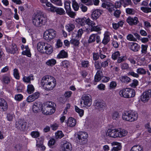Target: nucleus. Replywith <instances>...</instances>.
I'll return each instance as SVG.
<instances>
[{"mask_svg":"<svg viewBox=\"0 0 151 151\" xmlns=\"http://www.w3.org/2000/svg\"><path fill=\"white\" fill-rule=\"evenodd\" d=\"M112 118L113 120H118L120 118V115L118 111H114L111 114Z\"/></svg>","mask_w":151,"mask_h":151,"instance_id":"c9c22d12","label":"nucleus"},{"mask_svg":"<svg viewBox=\"0 0 151 151\" xmlns=\"http://www.w3.org/2000/svg\"><path fill=\"white\" fill-rule=\"evenodd\" d=\"M27 87V91L29 93L31 94L33 92L35 88L32 85H28Z\"/></svg>","mask_w":151,"mask_h":151,"instance_id":"de8ad7c7","label":"nucleus"},{"mask_svg":"<svg viewBox=\"0 0 151 151\" xmlns=\"http://www.w3.org/2000/svg\"><path fill=\"white\" fill-rule=\"evenodd\" d=\"M55 104L53 102L47 101L45 102L42 109V113L46 115L52 114L55 111Z\"/></svg>","mask_w":151,"mask_h":151,"instance_id":"7ed1b4c3","label":"nucleus"},{"mask_svg":"<svg viewBox=\"0 0 151 151\" xmlns=\"http://www.w3.org/2000/svg\"><path fill=\"white\" fill-rule=\"evenodd\" d=\"M52 12H55L57 14L60 15L64 14H65V12L64 10H50Z\"/></svg>","mask_w":151,"mask_h":151,"instance_id":"6e6d98bb","label":"nucleus"},{"mask_svg":"<svg viewBox=\"0 0 151 151\" xmlns=\"http://www.w3.org/2000/svg\"><path fill=\"white\" fill-rule=\"evenodd\" d=\"M46 3V5L47 6V7H50V9H62V8H60V9L59 8L56 9L55 6H54L52 4H51L50 2H48L47 3L46 2L45 3Z\"/></svg>","mask_w":151,"mask_h":151,"instance_id":"13d9d810","label":"nucleus"},{"mask_svg":"<svg viewBox=\"0 0 151 151\" xmlns=\"http://www.w3.org/2000/svg\"><path fill=\"white\" fill-rule=\"evenodd\" d=\"M101 30L100 27L98 26L94 25L91 28L90 30L91 32L96 31L99 32Z\"/></svg>","mask_w":151,"mask_h":151,"instance_id":"e2e57ef3","label":"nucleus"},{"mask_svg":"<svg viewBox=\"0 0 151 151\" xmlns=\"http://www.w3.org/2000/svg\"><path fill=\"white\" fill-rule=\"evenodd\" d=\"M120 79L122 82L125 83L129 82L131 80L130 78L127 76H123L120 77Z\"/></svg>","mask_w":151,"mask_h":151,"instance_id":"f704fd0d","label":"nucleus"},{"mask_svg":"<svg viewBox=\"0 0 151 151\" xmlns=\"http://www.w3.org/2000/svg\"><path fill=\"white\" fill-rule=\"evenodd\" d=\"M64 136V134L61 131H58L55 133V138L57 139H60Z\"/></svg>","mask_w":151,"mask_h":151,"instance_id":"49530a36","label":"nucleus"},{"mask_svg":"<svg viewBox=\"0 0 151 151\" xmlns=\"http://www.w3.org/2000/svg\"><path fill=\"white\" fill-rule=\"evenodd\" d=\"M89 63L88 61H82L81 62V65L84 68H86L89 65Z\"/></svg>","mask_w":151,"mask_h":151,"instance_id":"774afa93","label":"nucleus"},{"mask_svg":"<svg viewBox=\"0 0 151 151\" xmlns=\"http://www.w3.org/2000/svg\"><path fill=\"white\" fill-rule=\"evenodd\" d=\"M25 50L22 51V54L24 55H26L29 57H30L31 56V54L28 46H26L25 47Z\"/></svg>","mask_w":151,"mask_h":151,"instance_id":"cd10ccee","label":"nucleus"},{"mask_svg":"<svg viewBox=\"0 0 151 151\" xmlns=\"http://www.w3.org/2000/svg\"><path fill=\"white\" fill-rule=\"evenodd\" d=\"M72 6L74 9H78L80 8L82 9H87V7L85 5L80 3L79 5L75 1H72Z\"/></svg>","mask_w":151,"mask_h":151,"instance_id":"9b49d317","label":"nucleus"},{"mask_svg":"<svg viewBox=\"0 0 151 151\" xmlns=\"http://www.w3.org/2000/svg\"><path fill=\"white\" fill-rule=\"evenodd\" d=\"M127 40L130 41H136L137 39L134 37L133 35L131 34H128L127 37Z\"/></svg>","mask_w":151,"mask_h":151,"instance_id":"3c124183","label":"nucleus"},{"mask_svg":"<svg viewBox=\"0 0 151 151\" xmlns=\"http://www.w3.org/2000/svg\"><path fill=\"white\" fill-rule=\"evenodd\" d=\"M104 2L102 4L101 6L104 9H111L113 7V4L107 1H103Z\"/></svg>","mask_w":151,"mask_h":151,"instance_id":"dca6fc26","label":"nucleus"},{"mask_svg":"<svg viewBox=\"0 0 151 151\" xmlns=\"http://www.w3.org/2000/svg\"><path fill=\"white\" fill-rule=\"evenodd\" d=\"M105 53L103 51L101 50H99V56L101 59H104L106 57L105 55Z\"/></svg>","mask_w":151,"mask_h":151,"instance_id":"69168bd1","label":"nucleus"},{"mask_svg":"<svg viewBox=\"0 0 151 151\" xmlns=\"http://www.w3.org/2000/svg\"><path fill=\"white\" fill-rule=\"evenodd\" d=\"M118 129V137H122L126 136L128 134L127 131L122 129Z\"/></svg>","mask_w":151,"mask_h":151,"instance_id":"f3484780","label":"nucleus"},{"mask_svg":"<svg viewBox=\"0 0 151 151\" xmlns=\"http://www.w3.org/2000/svg\"><path fill=\"white\" fill-rule=\"evenodd\" d=\"M121 67L122 69L123 70H127L129 68V64L126 63H122L121 65Z\"/></svg>","mask_w":151,"mask_h":151,"instance_id":"603ef678","label":"nucleus"},{"mask_svg":"<svg viewBox=\"0 0 151 151\" xmlns=\"http://www.w3.org/2000/svg\"><path fill=\"white\" fill-rule=\"evenodd\" d=\"M112 146L116 145V147H113L111 150V151H118L121 149V146L120 143L116 142H114L111 143Z\"/></svg>","mask_w":151,"mask_h":151,"instance_id":"aec40b11","label":"nucleus"},{"mask_svg":"<svg viewBox=\"0 0 151 151\" xmlns=\"http://www.w3.org/2000/svg\"><path fill=\"white\" fill-rule=\"evenodd\" d=\"M44 50L45 53L48 55L51 54L53 51L51 45L47 43H45Z\"/></svg>","mask_w":151,"mask_h":151,"instance_id":"4468645a","label":"nucleus"},{"mask_svg":"<svg viewBox=\"0 0 151 151\" xmlns=\"http://www.w3.org/2000/svg\"><path fill=\"white\" fill-rule=\"evenodd\" d=\"M138 115L135 111H125L122 114V118L124 120L129 122H133L137 120Z\"/></svg>","mask_w":151,"mask_h":151,"instance_id":"20e7f679","label":"nucleus"},{"mask_svg":"<svg viewBox=\"0 0 151 151\" xmlns=\"http://www.w3.org/2000/svg\"><path fill=\"white\" fill-rule=\"evenodd\" d=\"M68 57V53L64 50H61L57 56V58L58 59L66 58Z\"/></svg>","mask_w":151,"mask_h":151,"instance_id":"5701e85b","label":"nucleus"},{"mask_svg":"<svg viewBox=\"0 0 151 151\" xmlns=\"http://www.w3.org/2000/svg\"><path fill=\"white\" fill-rule=\"evenodd\" d=\"M51 2L56 5L60 6L62 5V1L61 0H50Z\"/></svg>","mask_w":151,"mask_h":151,"instance_id":"680f3d73","label":"nucleus"},{"mask_svg":"<svg viewBox=\"0 0 151 151\" xmlns=\"http://www.w3.org/2000/svg\"><path fill=\"white\" fill-rule=\"evenodd\" d=\"M148 46L147 45H141V52L142 53L145 54L147 52V50Z\"/></svg>","mask_w":151,"mask_h":151,"instance_id":"5fc2aeb1","label":"nucleus"},{"mask_svg":"<svg viewBox=\"0 0 151 151\" xmlns=\"http://www.w3.org/2000/svg\"><path fill=\"white\" fill-rule=\"evenodd\" d=\"M96 35L95 34H92L91 35L88 40V43H90L94 42L96 40Z\"/></svg>","mask_w":151,"mask_h":151,"instance_id":"37998d69","label":"nucleus"},{"mask_svg":"<svg viewBox=\"0 0 151 151\" xmlns=\"http://www.w3.org/2000/svg\"><path fill=\"white\" fill-rule=\"evenodd\" d=\"M76 22L81 26L87 24V19L85 18H78L76 19Z\"/></svg>","mask_w":151,"mask_h":151,"instance_id":"7c9ffc66","label":"nucleus"},{"mask_svg":"<svg viewBox=\"0 0 151 151\" xmlns=\"http://www.w3.org/2000/svg\"><path fill=\"white\" fill-rule=\"evenodd\" d=\"M124 24V22L122 21L119 22L117 23H113L112 26L113 28L115 29H117L120 27H122Z\"/></svg>","mask_w":151,"mask_h":151,"instance_id":"c85d7f7f","label":"nucleus"},{"mask_svg":"<svg viewBox=\"0 0 151 151\" xmlns=\"http://www.w3.org/2000/svg\"><path fill=\"white\" fill-rule=\"evenodd\" d=\"M66 12L70 17L72 18H74L76 15V13L72 11L71 10H66Z\"/></svg>","mask_w":151,"mask_h":151,"instance_id":"8fccbe9b","label":"nucleus"},{"mask_svg":"<svg viewBox=\"0 0 151 151\" xmlns=\"http://www.w3.org/2000/svg\"><path fill=\"white\" fill-rule=\"evenodd\" d=\"M130 151H143V148L139 145H135L131 148Z\"/></svg>","mask_w":151,"mask_h":151,"instance_id":"72a5a7b5","label":"nucleus"},{"mask_svg":"<svg viewBox=\"0 0 151 151\" xmlns=\"http://www.w3.org/2000/svg\"><path fill=\"white\" fill-rule=\"evenodd\" d=\"M136 72L139 75H144L146 74L147 70L143 68H137Z\"/></svg>","mask_w":151,"mask_h":151,"instance_id":"2f4dec72","label":"nucleus"},{"mask_svg":"<svg viewBox=\"0 0 151 151\" xmlns=\"http://www.w3.org/2000/svg\"><path fill=\"white\" fill-rule=\"evenodd\" d=\"M131 49L133 51H137L140 49V46L137 44L132 42V43L130 47Z\"/></svg>","mask_w":151,"mask_h":151,"instance_id":"a878e982","label":"nucleus"},{"mask_svg":"<svg viewBox=\"0 0 151 151\" xmlns=\"http://www.w3.org/2000/svg\"><path fill=\"white\" fill-rule=\"evenodd\" d=\"M121 3L124 4V6L125 7L127 5H131L132 2L131 0H120Z\"/></svg>","mask_w":151,"mask_h":151,"instance_id":"a18cd8bd","label":"nucleus"},{"mask_svg":"<svg viewBox=\"0 0 151 151\" xmlns=\"http://www.w3.org/2000/svg\"><path fill=\"white\" fill-rule=\"evenodd\" d=\"M56 142L54 138H51L49 141L48 145L49 146L51 147L55 145Z\"/></svg>","mask_w":151,"mask_h":151,"instance_id":"864d4df0","label":"nucleus"},{"mask_svg":"<svg viewBox=\"0 0 151 151\" xmlns=\"http://www.w3.org/2000/svg\"><path fill=\"white\" fill-rule=\"evenodd\" d=\"M18 50L17 46L14 44H13L11 46L9 52L12 54H14Z\"/></svg>","mask_w":151,"mask_h":151,"instance_id":"c756f323","label":"nucleus"},{"mask_svg":"<svg viewBox=\"0 0 151 151\" xmlns=\"http://www.w3.org/2000/svg\"><path fill=\"white\" fill-rule=\"evenodd\" d=\"M72 146L71 144L66 141H63L62 142L61 145V151H71Z\"/></svg>","mask_w":151,"mask_h":151,"instance_id":"1a4fd4ad","label":"nucleus"},{"mask_svg":"<svg viewBox=\"0 0 151 151\" xmlns=\"http://www.w3.org/2000/svg\"><path fill=\"white\" fill-rule=\"evenodd\" d=\"M32 22L35 27H40L45 25L47 21L46 16L43 14H34L32 17Z\"/></svg>","mask_w":151,"mask_h":151,"instance_id":"f03ea898","label":"nucleus"},{"mask_svg":"<svg viewBox=\"0 0 151 151\" xmlns=\"http://www.w3.org/2000/svg\"><path fill=\"white\" fill-rule=\"evenodd\" d=\"M15 127L21 131H24L26 128V123L24 120L19 119L16 122Z\"/></svg>","mask_w":151,"mask_h":151,"instance_id":"6e6552de","label":"nucleus"},{"mask_svg":"<svg viewBox=\"0 0 151 151\" xmlns=\"http://www.w3.org/2000/svg\"><path fill=\"white\" fill-rule=\"evenodd\" d=\"M102 12L101 10H94L91 14L92 17L94 19H96L101 14Z\"/></svg>","mask_w":151,"mask_h":151,"instance_id":"412c9836","label":"nucleus"},{"mask_svg":"<svg viewBox=\"0 0 151 151\" xmlns=\"http://www.w3.org/2000/svg\"><path fill=\"white\" fill-rule=\"evenodd\" d=\"M83 103L85 105V107H89L92 104V99L90 95H83L82 98Z\"/></svg>","mask_w":151,"mask_h":151,"instance_id":"0eeeda50","label":"nucleus"},{"mask_svg":"<svg viewBox=\"0 0 151 151\" xmlns=\"http://www.w3.org/2000/svg\"><path fill=\"white\" fill-rule=\"evenodd\" d=\"M105 104L103 102L96 101L94 104V106L95 108L98 109L99 111L102 110L105 107Z\"/></svg>","mask_w":151,"mask_h":151,"instance_id":"2eb2a0df","label":"nucleus"},{"mask_svg":"<svg viewBox=\"0 0 151 151\" xmlns=\"http://www.w3.org/2000/svg\"><path fill=\"white\" fill-rule=\"evenodd\" d=\"M41 105L39 102H35L33 104L32 106V110L35 112H37L40 110Z\"/></svg>","mask_w":151,"mask_h":151,"instance_id":"393cba45","label":"nucleus"},{"mask_svg":"<svg viewBox=\"0 0 151 151\" xmlns=\"http://www.w3.org/2000/svg\"><path fill=\"white\" fill-rule=\"evenodd\" d=\"M70 43L75 47H78L80 43L79 40L72 37L70 41Z\"/></svg>","mask_w":151,"mask_h":151,"instance_id":"473e14b6","label":"nucleus"},{"mask_svg":"<svg viewBox=\"0 0 151 151\" xmlns=\"http://www.w3.org/2000/svg\"><path fill=\"white\" fill-rule=\"evenodd\" d=\"M56 32L52 29L46 30L44 34V38L47 40L50 41L53 39L56 36Z\"/></svg>","mask_w":151,"mask_h":151,"instance_id":"39448f33","label":"nucleus"},{"mask_svg":"<svg viewBox=\"0 0 151 151\" xmlns=\"http://www.w3.org/2000/svg\"><path fill=\"white\" fill-rule=\"evenodd\" d=\"M2 81L6 84L9 83L10 81V78L9 76L4 75L2 76Z\"/></svg>","mask_w":151,"mask_h":151,"instance_id":"e433bc0d","label":"nucleus"},{"mask_svg":"<svg viewBox=\"0 0 151 151\" xmlns=\"http://www.w3.org/2000/svg\"><path fill=\"white\" fill-rule=\"evenodd\" d=\"M56 84L55 79L53 77L47 75L44 76L41 79V85L47 91L52 90Z\"/></svg>","mask_w":151,"mask_h":151,"instance_id":"f257e3e1","label":"nucleus"},{"mask_svg":"<svg viewBox=\"0 0 151 151\" xmlns=\"http://www.w3.org/2000/svg\"><path fill=\"white\" fill-rule=\"evenodd\" d=\"M33 80L34 78H33V76L31 75L28 77L24 76L23 78V81L26 83H30V80Z\"/></svg>","mask_w":151,"mask_h":151,"instance_id":"79ce46f5","label":"nucleus"},{"mask_svg":"<svg viewBox=\"0 0 151 151\" xmlns=\"http://www.w3.org/2000/svg\"><path fill=\"white\" fill-rule=\"evenodd\" d=\"M65 27L67 31L68 32L72 31L75 28V25L73 24H69L65 26Z\"/></svg>","mask_w":151,"mask_h":151,"instance_id":"ea45409f","label":"nucleus"},{"mask_svg":"<svg viewBox=\"0 0 151 151\" xmlns=\"http://www.w3.org/2000/svg\"><path fill=\"white\" fill-rule=\"evenodd\" d=\"M45 43L42 42H39L37 44V48L38 51L45 53L44 47H45Z\"/></svg>","mask_w":151,"mask_h":151,"instance_id":"6ab92c4d","label":"nucleus"},{"mask_svg":"<svg viewBox=\"0 0 151 151\" xmlns=\"http://www.w3.org/2000/svg\"><path fill=\"white\" fill-rule=\"evenodd\" d=\"M7 105L6 102L4 99L0 98V109L5 111L7 110Z\"/></svg>","mask_w":151,"mask_h":151,"instance_id":"a211bd4d","label":"nucleus"},{"mask_svg":"<svg viewBox=\"0 0 151 151\" xmlns=\"http://www.w3.org/2000/svg\"><path fill=\"white\" fill-rule=\"evenodd\" d=\"M87 24L88 25L91 29L96 25L95 23L94 22L91 21L89 19H87Z\"/></svg>","mask_w":151,"mask_h":151,"instance_id":"09e8293b","label":"nucleus"},{"mask_svg":"<svg viewBox=\"0 0 151 151\" xmlns=\"http://www.w3.org/2000/svg\"><path fill=\"white\" fill-rule=\"evenodd\" d=\"M151 97V90L149 89L144 92L141 97V100L144 102L147 101Z\"/></svg>","mask_w":151,"mask_h":151,"instance_id":"9d476101","label":"nucleus"},{"mask_svg":"<svg viewBox=\"0 0 151 151\" xmlns=\"http://www.w3.org/2000/svg\"><path fill=\"white\" fill-rule=\"evenodd\" d=\"M75 108L76 111L79 114L80 116L82 117L83 115L84 111L83 109H80L76 106H75Z\"/></svg>","mask_w":151,"mask_h":151,"instance_id":"c03bdc74","label":"nucleus"},{"mask_svg":"<svg viewBox=\"0 0 151 151\" xmlns=\"http://www.w3.org/2000/svg\"><path fill=\"white\" fill-rule=\"evenodd\" d=\"M88 134L85 132H80L78 135V142L81 145H84L87 142Z\"/></svg>","mask_w":151,"mask_h":151,"instance_id":"423d86ee","label":"nucleus"},{"mask_svg":"<svg viewBox=\"0 0 151 151\" xmlns=\"http://www.w3.org/2000/svg\"><path fill=\"white\" fill-rule=\"evenodd\" d=\"M120 56L119 52V51H116L112 54L111 57L113 59L115 60Z\"/></svg>","mask_w":151,"mask_h":151,"instance_id":"bf43d9fd","label":"nucleus"},{"mask_svg":"<svg viewBox=\"0 0 151 151\" xmlns=\"http://www.w3.org/2000/svg\"><path fill=\"white\" fill-rule=\"evenodd\" d=\"M117 131V129H109L106 133V135L113 138L117 137H118Z\"/></svg>","mask_w":151,"mask_h":151,"instance_id":"f8f14e48","label":"nucleus"},{"mask_svg":"<svg viewBox=\"0 0 151 151\" xmlns=\"http://www.w3.org/2000/svg\"><path fill=\"white\" fill-rule=\"evenodd\" d=\"M23 97V96L22 94H19L15 95L14 99L17 101H20L22 99Z\"/></svg>","mask_w":151,"mask_h":151,"instance_id":"338daca9","label":"nucleus"},{"mask_svg":"<svg viewBox=\"0 0 151 151\" xmlns=\"http://www.w3.org/2000/svg\"><path fill=\"white\" fill-rule=\"evenodd\" d=\"M128 88L123 89L121 90L119 92V94L120 96L124 98H127L128 95Z\"/></svg>","mask_w":151,"mask_h":151,"instance_id":"4be33fe9","label":"nucleus"},{"mask_svg":"<svg viewBox=\"0 0 151 151\" xmlns=\"http://www.w3.org/2000/svg\"><path fill=\"white\" fill-rule=\"evenodd\" d=\"M109 35L107 34H104V37L102 41V43L104 45H106L109 41Z\"/></svg>","mask_w":151,"mask_h":151,"instance_id":"4c0bfd02","label":"nucleus"},{"mask_svg":"<svg viewBox=\"0 0 151 151\" xmlns=\"http://www.w3.org/2000/svg\"><path fill=\"white\" fill-rule=\"evenodd\" d=\"M127 98L134 97L135 95V91L133 89L128 88Z\"/></svg>","mask_w":151,"mask_h":151,"instance_id":"a19ab883","label":"nucleus"},{"mask_svg":"<svg viewBox=\"0 0 151 151\" xmlns=\"http://www.w3.org/2000/svg\"><path fill=\"white\" fill-rule=\"evenodd\" d=\"M31 135L33 138H37L40 136V133L38 131H33L31 132Z\"/></svg>","mask_w":151,"mask_h":151,"instance_id":"052dcab7","label":"nucleus"},{"mask_svg":"<svg viewBox=\"0 0 151 151\" xmlns=\"http://www.w3.org/2000/svg\"><path fill=\"white\" fill-rule=\"evenodd\" d=\"M56 63V61L54 59H52L48 60L46 63L47 65L49 66H52Z\"/></svg>","mask_w":151,"mask_h":151,"instance_id":"58836bf2","label":"nucleus"},{"mask_svg":"<svg viewBox=\"0 0 151 151\" xmlns=\"http://www.w3.org/2000/svg\"><path fill=\"white\" fill-rule=\"evenodd\" d=\"M103 76L102 72L100 70H98L95 76V81L96 82H98L100 81Z\"/></svg>","mask_w":151,"mask_h":151,"instance_id":"bb28decb","label":"nucleus"},{"mask_svg":"<svg viewBox=\"0 0 151 151\" xmlns=\"http://www.w3.org/2000/svg\"><path fill=\"white\" fill-rule=\"evenodd\" d=\"M128 76H131L135 78H138L139 76V75L137 73H135L133 71H131L128 73Z\"/></svg>","mask_w":151,"mask_h":151,"instance_id":"4d7b16f0","label":"nucleus"},{"mask_svg":"<svg viewBox=\"0 0 151 151\" xmlns=\"http://www.w3.org/2000/svg\"><path fill=\"white\" fill-rule=\"evenodd\" d=\"M76 120L72 117L69 118L68 119V126L70 127H73L76 124Z\"/></svg>","mask_w":151,"mask_h":151,"instance_id":"b1692460","label":"nucleus"},{"mask_svg":"<svg viewBox=\"0 0 151 151\" xmlns=\"http://www.w3.org/2000/svg\"><path fill=\"white\" fill-rule=\"evenodd\" d=\"M14 75L15 78L17 79H19V76L18 70L17 69H14Z\"/></svg>","mask_w":151,"mask_h":151,"instance_id":"0e129e2a","label":"nucleus"},{"mask_svg":"<svg viewBox=\"0 0 151 151\" xmlns=\"http://www.w3.org/2000/svg\"><path fill=\"white\" fill-rule=\"evenodd\" d=\"M127 22L130 25H136L139 22L138 18L134 17V18L131 17H129L127 19Z\"/></svg>","mask_w":151,"mask_h":151,"instance_id":"ddd939ff","label":"nucleus"}]
</instances>
